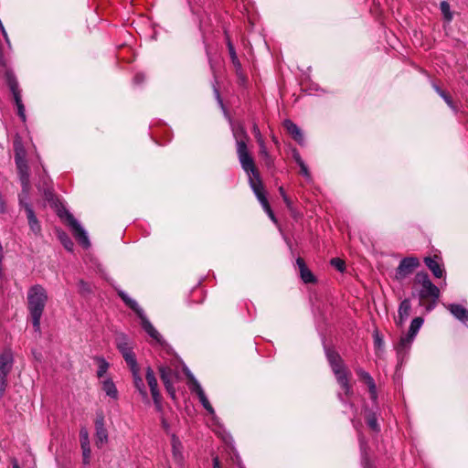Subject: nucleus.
Wrapping results in <instances>:
<instances>
[{"instance_id":"obj_1","label":"nucleus","mask_w":468,"mask_h":468,"mask_svg":"<svg viewBox=\"0 0 468 468\" xmlns=\"http://www.w3.org/2000/svg\"><path fill=\"white\" fill-rule=\"evenodd\" d=\"M116 347L122 354L132 373L133 382L135 389L139 392L144 401L149 402L148 392L146 390L144 379L140 375V367L137 363L136 356L133 352V347L130 345L126 335L121 334L117 335Z\"/></svg>"},{"instance_id":"obj_2","label":"nucleus","mask_w":468,"mask_h":468,"mask_svg":"<svg viewBox=\"0 0 468 468\" xmlns=\"http://www.w3.org/2000/svg\"><path fill=\"white\" fill-rule=\"evenodd\" d=\"M414 284L420 285L417 290L419 304L425 308L426 313L431 312L437 305L441 292L438 286L432 283L429 274L425 271H419L414 278Z\"/></svg>"},{"instance_id":"obj_3","label":"nucleus","mask_w":468,"mask_h":468,"mask_svg":"<svg viewBox=\"0 0 468 468\" xmlns=\"http://www.w3.org/2000/svg\"><path fill=\"white\" fill-rule=\"evenodd\" d=\"M27 310L36 332L40 331V321L48 300L47 290L40 284L32 285L27 295Z\"/></svg>"},{"instance_id":"obj_4","label":"nucleus","mask_w":468,"mask_h":468,"mask_svg":"<svg viewBox=\"0 0 468 468\" xmlns=\"http://www.w3.org/2000/svg\"><path fill=\"white\" fill-rule=\"evenodd\" d=\"M229 123L233 138L235 139L236 152L241 168L247 169L252 167V161H254V159L248 147L250 136L243 122H233L229 119Z\"/></svg>"},{"instance_id":"obj_5","label":"nucleus","mask_w":468,"mask_h":468,"mask_svg":"<svg viewBox=\"0 0 468 468\" xmlns=\"http://www.w3.org/2000/svg\"><path fill=\"white\" fill-rule=\"evenodd\" d=\"M325 356L333 373L335 376L337 383L345 391L346 396L352 394V387L349 383V372L342 359L341 356L334 348L325 346Z\"/></svg>"},{"instance_id":"obj_6","label":"nucleus","mask_w":468,"mask_h":468,"mask_svg":"<svg viewBox=\"0 0 468 468\" xmlns=\"http://www.w3.org/2000/svg\"><path fill=\"white\" fill-rule=\"evenodd\" d=\"M15 163L22 187L19 194L27 196L30 192L29 167L27 161V152L19 144H15Z\"/></svg>"},{"instance_id":"obj_7","label":"nucleus","mask_w":468,"mask_h":468,"mask_svg":"<svg viewBox=\"0 0 468 468\" xmlns=\"http://www.w3.org/2000/svg\"><path fill=\"white\" fill-rule=\"evenodd\" d=\"M14 365V356L10 349H5L0 353V398H2L8 387V375Z\"/></svg>"},{"instance_id":"obj_8","label":"nucleus","mask_w":468,"mask_h":468,"mask_svg":"<svg viewBox=\"0 0 468 468\" xmlns=\"http://www.w3.org/2000/svg\"><path fill=\"white\" fill-rule=\"evenodd\" d=\"M5 80L6 82V85L8 86L15 103L17 108V114L21 118L22 121H26V114H25V106L22 102V96H21V90L19 88V84L17 81V79L11 69H6L5 72Z\"/></svg>"},{"instance_id":"obj_9","label":"nucleus","mask_w":468,"mask_h":468,"mask_svg":"<svg viewBox=\"0 0 468 468\" xmlns=\"http://www.w3.org/2000/svg\"><path fill=\"white\" fill-rule=\"evenodd\" d=\"M423 323L424 319L422 317H415L412 319L408 334L406 335H402L396 346V350L399 355H404L410 350L411 344Z\"/></svg>"},{"instance_id":"obj_10","label":"nucleus","mask_w":468,"mask_h":468,"mask_svg":"<svg viewBox=\"0 0 468 468\" xmlns=\"http://www.w3.org/2000/svg\"><path fill=\"white\" fill-rule=\"evenodd\" d=\"M28 199H29V194H27V196L23 195V194L18 195L19 206L21 207H23L26 212L30 230L35 235H38L41 232V226H40L38 219L36 217V214L34 212V209H33L31 204L28 202Z\"/></svg>"},{"instance_id":"obj_11","label":"nucleus","mask_w":468,"mask_h":468,"mask_svg":"<svg viewBox=\"0 0 468 468\" xmlns=\"http://www.w3.org/2000/svg\"><path fill=\"white\" fill-rule=\"evenodd\" d=\"M420 260L410 256L403 258L396 269L395 277L398 281H403L420 266Z\"/></svg>"},{"instance_id":"obj_12","label":"nucleus","mask_w":468,"mask_h":468,"mask_svg":"<svg viewBox=\"0 0 468 468\" xmlns=\"http://www.w3.org/2000/svg\"><path fill=\"white\" fill-rule=\"evenodd\" d=\"M145 379L150 388V392L157 410H162V396L158 388V383L154 372L151 367L145 370Z\"/></svg>"},{"instance_id":"obj_13","label":"nucleus","mask_w":468,"mask_h":468,"mask_svg":"<svg viewBox=\"0 0 468 468\" xmlns=\"http://www.w3.org/2000/svg\"><path fill=\"white\" fill-rule=\"evenodd\" d=\"M160 378L165 386V390L172 399H176V391L174 387V378L176 377L175 371L167 366H160L158 367Z\"/></svg>"},{"instance_id":"obj_14","label":"nucleus","mask_w":468,"mask_h":468,"mask_svg":"<svg viewBox=\"0 0 468 468\" xmlns=\"http://www.w3.org/2000/svg\"><path fill=\"white\" fill-rule=\"evenodd\" d=\"M67 221L72 229L73 235L75 239L79 241V243L83 248H89L90 246V243L87 236V233L72 214L67 213Z\"/></svg>"},{"instance_id":"obj_15","label":"nucleus","mask_w":468,"mask_h":468,"mask_svg":"<svg viewBox=\"0 0 468 468\" xmlns=\"http://www.w3.org/2000/svg\"><path fill=\"white\" fill-rule=\"evenodd\" d=\"M243 170L249 176V183L255 196L265 193L260 173L255 165V161H252V167Z\"/></svg>"},{"instance_id":"obj_16","label":"nucleus","mask_w":468,"mask_h":468,"mask_svg":"<svg viewBox=\"0 0 468 468\" xmlns=\"http://www.w3.org/2000/svg\"><path fill=\"white\" fill-rule=\"evenodd\" d=\"M95 437L96 446L101 448L104 443L108 441V431L105 427V420L102 412L97 413L95 420Z\"/></svg>"},{"instance_id":"obj_17","label":"nucleus","mask_w":468,"mask_h":468,"mask_svg":"<svg viewBox=\"0 0 468 468\" xmlns=\"http://www.w3.org/2000/svg\"><path fill=\"white\" fill-rule=\"evenodd\" d=\"M355 372L358 377L359 380L364 382L367 386L370 399H372V401H377L378 389L372 376L360 367H356Z\"/></svg>"},{"instance_id":"obj_18","label":"nucleus","mask_w":468,"mask_h":468,"mask_svg":"<svg viewBox=\"0 0 468 468\" xmlns=\"http://www.w3.org/2000/svg\"><path fill=\"white\" fill-rule=\"evenodd\" d=\"M282 126L298 144L302 146L304 144L303 133L296 123L290 119H286L283 121Z\"/></svg>"},{"instance_id":"obj_19","label":"nucleus","mask_w":468,"mask_h":468,"mask_svg":"<svg viewBox=\"0 0 468 468\" xmlns=\"http://www.w3.org/2000/svg\"><path fill=\"white\" fill-rule=\"evenodd\" d=\"M411 312V303L409 298L404 299L399 305L398 316L395 318V324L398 327H402L408 320Z\"/></svg>"},{"instance_id":"obj_20","label":"nucleus","mask_w":468,"mask_h":468,"mask_svg":"<svg viewBox=\"0 0 468 468\" xmlns=\"http://www.w3.org/2000/svg\"><path fill=\"white\" fill-rule=\"evenodd\" d=\"M441 261V259L437 255L424 258V263L436 278H441L445 274V270Z\"/></svg>"},{"instance_id":"obj_21","label":"nucleus","mask_w":468,"mask_h":468,"mask_svg":"<svg viewBox=\"0 0 468 468\" xmlns=\"http://www.w3.org/2000/svg\"><path fill=\"white\" fill-rule=\"evenodd\" d=\"M296 265L298 266V269H299L300 277L304 283H316L317 282L316 277L312 272V271L307 267V265L303 258L298 257L296 259Z\"/></svg>"},{"instance_id":"obj_22","label":"nucleus","mask_w":468,"mask_h":468,"mask_svg":"<svg viewBox=\"0 0 468 468\" xmlns=\"http://www.w3.org/2000/svg\"><path fill=\"white\" fill-rule=\"evenodd\" d=\"M450 313L466 327H468V310L459 303H450L447 305Z\"/></svg>"},{"instance_id":"obj_23","label":"nucleus","mask_w":468,"mask_h":468,"mask_svg":"<svg viewBox=\"0 0 468 468\" xmlns=\"http://www.w3.org/2000/svg\"><path fill=\"white\" fill-rule=\"evenodd\" d=\"M139 319L141 320V325L143 329L151 336L153 339L156 340L157 342L161 341V335L158 333V331L154 327V325L151 324V322L147 319L146 315L144 314V310L142 311L141 314H137Z\"/></svg>"},{"instance_id":"obj_24","label":"nucleus","mask_w":468,"mask_h":468,"mask_svg":"<svg viewBox=\"0 0 468 468\" xmlns=\"http://www.w3.org/2000/svg\"><path fill=\"white\" fill-rule=\"evenodd\" d=\"M225 36H226V44H227V48H228V50H229V57H230V60H231V63L235 69V72L236 74H241V68H242V65L238 58V55L236 53V50H235V48H234V45L233 43L231 42L229 35L227 32H225Z\"/></svg>"},{"instance_id":"obj_25","label":"nucleus","mask_w":468,"mask_h":468,"mask_svg":"<svg viewBox=\"0 0 468 468\" xmlns=\"http://www.w3.org/2000/svg\"><path fill=\"white\" fill-rule=\"evenodd\" d=\"M172 454L175 463L182 466L184 464L183 446L179 439L175 435L172 437Z\"/></svg>"},{"instance_id":"obj_26","label":"nucleus","mask_w":468,"mask_h":468,"mask_svg":"<svg viewBox=\"0 0 468 468\" xmlns=\"http://www.w3.org/2000/svg\"><path fill=\"white\" fill-rule=\"evenodd\" d=\"M101 389L112 399H118L119 392L112 378H106L101 382Z\"/></svg>"},{"instance_id":"obj_27","label":"nucleus","mask_w":468,"mask_h":468,"mask_svg":"<svg viewBox=\"0 0 468 468\" xmlns=\"http://www.w3.org/2000/svg\"><path fill=\"white\" fill-rule=\"evenodd\" d=\"M118 296L123 301V303L132 309L136 314H141L143 309L139 306L137 302L132 299L125 292L118 290Z\"/></svg>"},{"instance_id":"obj_28","label":"nucleus","mask_w":468,"mask_h":468,"mask_svg":"<svg viewBox=\"0 0 468 468\" xmlns=\"http://www.w3.org/2000/svg\"><path fill=\"white\" fill-rule=\"evenodd\" d=\"M432 88L434 90L438 93L440 97L443 99V101L446 102V104L455 112H458V108L456 104L454 103L452 96L445 90H443L440 86H438L436 83H432Z\"/></svg>"},{"instance_id":"obj_29","label":"nucleus","mask_w":468,"mask_h":468,"mask_svg":"<svg viewBox=\"0 0 468 468\" xmlns=\"http://www.w3.org/2000/svg\"><path fill=\"white\" fill-rule=\"evenodd\" d=\"M259 153H260V155L262 157V159L264 160L265 162V165L268 166V167H271L274 165V159L273 157L270 154L268 149H267V146H266V144H260L259 145Z\"/></svg>"},{"instance_id":"obj_30","label":"nucleus","mask_w":468,"mask_h":468,"mask_svg":"<svg viewBox=\"0 0 468 468\" xmlns=\"http://www.w3.org/2000/svg\"><path fill=\"white\" fill-rule=\"evenodd\" d=\"M94 360L98 362L97 377L101 378L107 373L110 367V363L102 356H95Z\"/></svg>"},{"instance_id":"obj_31","label":"nucleus","mask_w":468,"mask_h":468,"mask_svg":"<svg viewBox=\"0 0 468 468\" xmlns=\"http://www.w3.org/2000/svg\"><path fill=\"white\" fill-rule=\"evenodd\" d=\"M367 425L370 430L375 432H378L380 431V427L378 422V418L375 412L368 411L366 416Z\"/></svg>"},{"instance_id":"obj_32","label":"nucleus","mask_w":468,"mask_h":468,"mask_svg":"<svg viewBox=\"0 0 468 468\" xmlns=\"http://www.w3.org/2000/svg\"><path fill=\"white\" fill-rule=\"evenodd\" d=\"M440 10L442 14L444 21L450 23L453 19V13L451 11L450 4L447 1H441L440 4Z\"/></svg>"},{"instance_id":"obj_33","label":"nucleus","mask_w":468,"mask_h":468,"mask_svg":"<svg viewBox=\"0 0 468 468\" xmlns=\"http://www.w3.org/2000/svg\"><path fill=\"white\" fill-rule=\"evenodd\" d=\"M58 239H59L61 244L63 245V247L67 250H69V251L73 250L74 243L71 240L70 237L67 233H65V232L59 233Z\"/></svg>"},{"instance_id":"obj_34","label":"nucleus","mask_w":468,"mask_h":468,"mask_svg":"<svg viewBox=\"0 0 468 468\" xmlns=\"http://www.w3.org/2000/svg\"><path fill=\"white\" fill-rule=\"evenodd\" d=\"M80 447L90 446L89 431L85 427L80 430Z\"/></svg>"},{"instance_id":"obj_35","label":"nucleus","mask_w":468,"mask_h":468,"mask_svg":"<svg viewBox=\"0 0 468 468\" xmlns=\"http://www.w3.org/2000/svg\"><path fill=\"white\" fill-rule=\"evenodd\" d=\"M191 387L190 390L197 396L205 393L199 382L191 375L190 376Z\"/></svg>"},{"instance_id":"obj_36","label":"nucleus","mask_w":468,"mask_h":468,"mask_svg":"<svg viewBox=\"0 0 468 468\" xmlns=\"http://www.w3.org/2000/svg\"><path fill=\"white\" fill-rule=\"evenodd\" d=\"M330 264L340 272H344L346 270V262L340 258L331 259Z\"/></svg>"},{"instance_id":"obj_37","label":"nucleus","mask_w":468,"mask_h":468,"mask_svg":"<svg viewBox=\"0 0 468 468\" xmlns=\"http://www.w3.org/2000/svg\"><path fill=\"white\" fill-rule=\"evenodd\" d=\"M252 133H253V135L256 139V142L259 145L265 143L263 136L260 131V128L256 122H254L252 125Z\"/></svg>"},{"instance_id":"obj_38","label":"nucleus","mask_w":468,"mask_h":468,"mask_svg":"<svg viewBox=\"0 0 468 468\" xmlns=\"http://www.w3.org/2000/svg\"><path fill=\"white\" fill-rule=\"evenodd\" d=\"M198 399H199V401L200 403L202 404V406L209 412V413H214V409L213 407L211 406V404L209 403L207 396L205 393L197 396Z\"/></svg>"},{"instance_id":"obj_39","label":"nucleus","mask_w":468,"mask_h":468,"mask_svg":"<svg viewBox=\"0 0 468 468\" xmlns=\"http://www.w3.org/2000/svg\"><path fill=\"white\" fill-rule=\"evenodd\" d=\"M213 89H214V94H215V97H216V99H217V101H218V104L220 105V107H221L224 111H226V109H225V106H224L223 101H222V99H221L220 92H219L218 89L216 87V85H214Z\"/></svg>"},{"instance_id":"obj_40","label":"nucleus","mask_w":468,"mask_h":468,"mask_svg":"<svg viewBox=\"0 0 468 468\" xmlns=\"http://www.w3.org/2000/svg\"><path fill=\"white\" fill-rule=\"evenodd\" d=\"M79 287L81 292H90V286L88 282H84L83 280H80L79 282Z\"/></svg>"},{"instance_id":"obj_41","label":"nucleus","mask_w":468,"mask_h":468,"mask_svg":"<svg viewBox=\"0 0 468 468\" xmlns=\"http://www.w3.org/2000/svg\"><path fill=\"white\" fill-rule=\"evenodd\" d=\"M300 166V173L304 176L306 177L307 179H310L311 178V174L309 172V169L307 167V165H305V163L299 165Z\"/></svg>"},{"instance_id":"obj_42","label":"nucleus","mask_w":468,"mask_h":468,"mask_svg":"<svg viewBox=\"0 0 468 468\" xmlns=\"http://www.w3.org/2000/svg\"><path fill=\"white\" fill-rule=\"evenodd\" d=\"M292 157H293V160L295 161V163L298 165H300L304 163L303 160L302 159L301 155H300V153L296 149L292 150Z\"/></svg>"},{"instance_id":"obj_43","label":"nucleus","mask_w":468,"mask_h":468,"mask_svg":"<svg viewBox=\"0 0 468 468\" xmlns=\"http://www.w3.org/2000/svg\"><path fill=\"white\" fill-rule=\"evenodd\" d=\"M82 451V457H90L91 456L90 445L86 447H80Z\"/></svg>"},{"instance_id":"obj_44","label":"nucleus","mask_w":468,"mask_h":468,"mask_svg":"<svg viewBox=\"0 0 468 468\" xmlns=\"http://www.w3.org/2000/svg\"><path fill=\"white\" fill-rule=\"evenodd\" d=\"M374 344H375V346L378 347V348H380L382 346V345H383V340L378 335V334H376V335L374 337Z\"/></svg>"},{"instance_id":"obj_45","label":"nucleus","mask_w":468,"mask_h":468,"mask_svg":"<svg viewBox=\"0 0 468 468\" xmlns=\"http://www.w3.org/2000/svg\"><path fill=\"white\" fill-rule=\"evenodd\" d=\"M236 75H237L240 84L243 85L247 81V77H246L242 68H241V74H236Z\"/></svg>"},{"instance_id":"obj_46","label":"nucleus","mask_w":468,"mask_h":468,"mask_svg":"<svg viewBox=\"0 0 468 468\" xmlns=\"http://www.w3.org/2000/svg\"><path fill=\"white\" fill-rule=\"evenodd\" d=\"M283 199V202L285 203L286 207L289 208V209H292V200L290 199V197L288 196H284V197H282Z\"/></svg>"},{"instance_id":"obj_47","label":"nucleus","mask_w":468,"mask_h":468,"mask_svg":"<svg viewBox=\"0 0 468 468\" xmlns=\"http://www.w3.org/2000/svg\"><path fill=\"white\" fill-rule=\"evenodd\" d=\"M265 212L267 213L269 218L271 219V221H273L274 223H277V218H276L271 208H270V210H266Z\"/></svg>"},{"instance_id":"obj_48","label":"nucleus","mask_w":468,"mask_h":468,"mask_svg":"<svg viewBox=\"0 0 468 468\" xmlns=\"http://www.w3.org/2000/svg\"><path fill=\"white\" fill-rule=\"evenodd\" d=\"M256 197H257V198H258L259 202L261 203V205L263 202H265V201H267V200H268V199H267V197H266V195H265V193H261V194H260V195H257Z\"/></svg>"},{"instance_id":"obj_49","label":"nucleus","mask_w":468,"mask_h":468,"mask_svg":"<svg viewBox=\"0 0 468 468\" xmlns=\"http://www.w3.org/2000/svg\"><path fill=\"white\" fill-rule=\"evenodd\" d=\"M213 468H221L219 459L218 456L213 458Z\"/></svg>"},{"instance_id":"obj_50","label":"nucleus","mask_w":468,"mask_h":468,"mask_svg":"<svg viewBox=\"0 0 468 468\" xmlns=\"http://www.w3.org/2000/svg\"><path fill=\"white\" fill-rule=\"evenodd\" d=\"M90 463V457H82V463L84 465L83 468H86L87 466H89Z\"/></svg>"},{"instance_id":"obj_51","label":"nucleus","mask_w":468,"mask_h":468,"mask_svg":"<svg viewBox=\"0 0 468 468\" xmlns=\"http://www.w3.org/2000/svg\"><path fill=\"white\" fill-rule=\"evenodd\" d=\"M261 206H262V207H263L264 211H266V210H270V208H271L268 200H267V201H265V202H263V203L261 204Z\"/></svg>"},{"instance_id":"obj_52","label":"nucleus","mask_w":468,"mask_h":468,"mask_svg":"<svg viewBox=\"0 0 468 468\" xmlns=\"http://www.w3.org/2000/svg\"><path fill=\"white\" fill-rule=\"evenodd\" d=\"M12 468H20L18 464V461L16 458L12 459Z\"/></svg>"},{"instance_id":"obj_53","label":"nucleus","mask_w":468,"mask_h":468,"mask_svg":"<svg viewBox=\"0 0 468 468\" xmlns=\"http://www.w3.org/2000/svg\"><path fill=\"white\" fill-rule=\"evenodd\" d=\"M143 80H144L143 75L137 74V75L134 77V80H135L136 82H138V83H139V82H142V81H143Z\"/></svg>"},{"instance_id":"obj_54","label":"nucleus","mask_w":468,"mask_h":468,"mask_svg":"<svg viewBox=\"0 0 468 468\" xmlns=\"http://www.w3.org/2000/svg\"><path fill=\"white\" fill-rule=\"evenodd\" d=\"M279 192H280L282 197H284V196H287L282 186H281L279 188Z\"/></svg>"},{"instance_id":"obj_55","label":"nucleus","mask_w":468,"mask_h":468,"mask_svg":"<svg viewBox=\"0 0 468 468\" xmlns=\"http://www.w3.org/2000/svg\"><path fill=\"white\" fill-rule=\"evenodd\" d=\"M272 141L275 144H279V141L274 135H272Z\"/></svg>"},{"instance_id":"obj_56","label":"nucleus","mask_w":468,"mask_h":468,"mask_svg":"<svg viewBox=\"0 0 468 468\" xmlns=\"http://www.w3.org/2000/svg\"><path fill=\"white\" fill-rule=\"evenodd\" d=\"M51 195V193L49 191H47L45 192V196L48 199H49V196Z\"/></svg>"},{"instance_id":"obj_57","label":"nucleus","mask_w":468,"mask_h":468,"mask_svg":"<svg viewBox=\"0 0 468 468\" xmlns=\"http://www.w3.org/2000/svg\"><path fill=\"white\" fill-rule=\"evenodd\" d=\"M167 468H171V467L169 466V467H167Z\"/></svg>"}]
</instances>
